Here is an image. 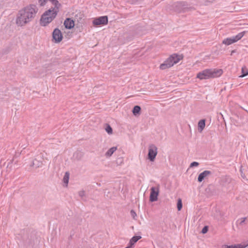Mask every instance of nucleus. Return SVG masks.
<instances>
[{
    "mask_svg": "<svg viewBox=\"0 0 248 248\" xmlns=\"http://www.w3.org/2000/svg\"><path fill=\"white\" fill-rule=\"evenodd\" d=\"M37 7L30 4L20 10L16 17V24L18 26H23L31 22L37 12Z\"/></svg>",
    "mask_w": 248,
    "mask_h": 248,
    "instance_id": "1",
    "label": "nucleus"
},
{
    "mask_svg": "<svg viewBox=\"0 0 248 248\" xmlns=\"http://www.w3.org/2000/svg\"><path fill=\"white\" fill-rule=\"evenodd\" d=\"M60 7H52L46 11L42 16L40 23L42 26H46L50 23L56 16Z\"/></svg>",
    "mask_w": 248,
    "mask_h": 248,
    "instance_id": "2",
    "label": "nucleus"
},
{
    "mask_svg": "<svg viewBox=\"0 0 248 248\" xmlns=\"http://www.w3.org/2000/svg\"><path fill=\"white\" fill-rule=\"evenodd\" d=\"M222 73L223 71L220 69H207L198 73L197 78L201 80L219 77Z\"/></svg>",
    "mask_w": 248,
    "mask_h": 248,
    "instance_id": "3",
    "label": "nucleus"
},
{
    "mask_svg": "<svg viewBox=\"0 0 248 248\" xmlns=\"http://www.w3.org/2000/svg\"><path fill=\"white\" fill-rule=\"evenodd\" d=\"M181 57L176 54L171 55L163 63L160 65V69L165 70L172 66L174 64L177 63L181 60Z\"/></svg>",
    "mask_w": 248,
    "mask_h": 248,
    "instance_id": "4",
    "label": "nucleus"
},
{
    "mask_svg": "<svg viewBox=\"0 0 248 248\" xmlns=\"http://www.w3.org/2000/svg\"><path fill=\"white\" fill-rule=\"evenodd\" d=\"M46 160H48L47 158L45 157L44 154L41 153L32 162L31 166H34L35 168L41 167L46 163Z\"/></svg>",
    "mask_w": 248,
    "mask_h": 248,
    "instance_id": "5",
    "label": "nucleus"
},
{
    "mask_svg": "<svg viewBox=\"0 0 248 248\" xmlns=\"http://www.w3.org/2000/svg\"><path fill=\"white\" fill-rule=\"evenodd\" d=\"M157 154V148L154 144L149 146L148 157L151 161H154Z\"/></svg>",
    "mask_w": 248,
    "mask_h": 248,
    "instance_id": "6",
    "label": "nucleus"
},
{
    "mask_svg": "<svg viewBox=\"0 0 248 248\" xmlns=\"http://www.w3.org/2000/svg\"><path fill=\"white\" fill-rule=\"evenodd\" d=\"M159 192V187H152L151 188V193L150 195V201L151 202H155L157 200V197Z\"/></svg>",
    "mask_w": 248,
    "mask_h": 248,
    "instance_id": "7",
    "label": "nucleus"
},
{
    "mask_svg": "<svg viewBox=\"0 0 248 248\" xmlns=\"http://www.w3.org/2000/svg\"><path fill=\"white\" fill-rule=\"evenodd\" d=\"M108 22V17L107 16H102L95 18L93 21V24L95 26L104 25L107 24Z\"/></svg>",
    "mask_w": 248,
    "mask_h": 248,
    "instance_id": "8",
    "label": "nucleus"
},
{
    "mask_svg": "<svg viewBox=\"0 0 248 248\" xmlns=\"http://www.w3.org/2000/svg\"><path fill=\"white\" fill-rule=\"evenodd\" d=\"M52 36L55 42L57 43L61 42L62 39V33L61 31L57 28L53 31Z\"/></svg>",
    "mask_w": 248,
    "mask_h": 248,
    "instance_id": "9",
    "label": "nucleus"
},
{
    "mask_svg": "<svg viewBox=\"0 0 248 248\" xmlns=\"http://www.w3.org/2000/svg\"><path fill=\"white\" fill-rule=\"evenodd\" d=\"M47 1H50L54 7H60L61 4L57 0H38V3L40 6H45Z\"/></svg>",
    "mask_w": 248,
    "mask_h": 248,
    "instance_id": "10",
    "label": "nucleus"
},
{
    "mask_svg": "<svg viewBox=\"0 0 248 248\" xmlns=\"http://www.w3.org/2000/svg\"><path fill=\"white\" fill-rule=\"evenodd\" d=\"M64 25L65 28L71 29L75 26L74 21L70 18H67L64 21Z\"/></svg>",
    "mask_w": 248,
    "mask_h": 248,
    "instance_id": "11",
    "label": "nucleus"
},
{
    "mask_svg": "<svg viewBox=\"0 0 248 248\" xmlns=\"http://www.w3.org/2000/svg\"><path fill=\"white\" fill-rule=\"evenodd\" d=\"M211 173V172L209 170H204L201 173L198 177V181L199 182H201L205 178Z\"/></svg>",
    "mask_w": 248,
    "mask_h": 248,
    "instance_id": "12",
    "label": "nucleus"
},
{
    "mask_svg": "<svg viewBox=\"0 0 248 248\" xmlns=\"http://www.w3.org/2000/svg\"><path fill=\"white\" fill-rule=\"evenodd\" d=\"M248 245L237 244L232 245H224L222 246L223 248H245Z\"/></svg>",
    "mask_w": 248,
    "mask_h": 248,
    "instance_id": "13",
    "label": "nucleus"
},
{
    "mask_svg": "<svg viewBox=\"0 0 248 248\" xmlns=\"http://www.w3.org/2000/svg\"><path fill=\"white\" fill-rule=\"evenodd\" d=\"M117 147H112L110 148L105 153V156L107 158L110 157L113 155V154L117 150Z\"/></svg>",
    "mask_w": 248,
    "mask_h": 248,
    "instance_id": "14",
    "label": "nucleus"
},
{
    "mask_svg": "<svg viewBox=\"0 0 248 248\" xmlns=\"http://www.w3.org/2000/svg\"><path fill=\"white\" fill-rule=\"evenodd\" d=\"M205 126V120L204 119L201 120L198 124V130L199 132H202Z\"/></svg>",
    "mask_w": 248,
    "mask_h": 248,
    "instance_id": "15",
    "label": "nucleus"
},
{
    "mask_svg": "<svg viewBox=\"0 0 248 248\" xmlns=\"http://www.w3.org/2000/svg\"><path fill=\"white\" fill-rule=\"evenodd\" d=\"M245 31H242L241 32H239L238 34H237L235 36H233L232 37V39L234 40V42L235 43L240 40L245 35Z\"/></svg>",
    "mask_w": 248,
    "mask_h": 248,
    "instance_id": "16",
    "label": "nucleus"
},
{
    "mask_svg": "<svg viewBox=\"0 0 248 248\" xmlns=\"http://www.w3.org/2000/svg\"><path fill=\"white\" fill-rule=\"evenodd\" d=\"M141 238V236H134L132 237L129 242V244H130L131 246L133 247V246Z\"/></svg>",
    "mask_w": 248,
    "mask_h": 248,
    "instance_id": "17",
    "label": "nucleus"
},
{
    "mask_svg": "<svg viewBox=\"0 0 248 248\" xmlns=\"http://www.w3.org/2000/svg\"><path fill=\"white\" fill-rule=\"evenodd\" d=\"M246 220V217L239 218L237 220L236 224L238 226H243V225L245 224V222Z\"/></svg>",
    "mask_w": 248,
    "mask_h": 248,
    "instance_id": "18",
    "label": "nucleus"
},
{
    "mask_svg": "<svg viewBox=\"0 0 248 248\" xmlns=\"http://www.w3.org/2000/svg\"><path fill=\"white\" fill-rule=\"evenodd\" d=\"M234 43V40L232 39V37L225 39L222 42L223 44L228 46Z\"/></svg>",
    "mask_w": 248,
    "mask_h": 248,
    "instance_id": "19",
    "label": "nucleus"
},
{
    "mask_svg": "<svg viewBox=\"0 0 248 248\" xmlns=\"http://www.w3.org/2000/svg\"><path fill=\"white\" fill-rule=\"evenodd\" d=\"M69 179V173L68 172H66L64 174V177L63 178V183L66 186H67Z\"/></svg>",
    "mask_w": 248,
    "mask_h": 248,
    "instance_id": "20",
    "label": "nucleus"
},
{
    "mask_svg": "<svg viewBox=\"0 0 248 248\" xmlns=\"http://www.w3.org/2000/svg\"><path fill=\"white\" fill-rule=\"evenodd\" d=\"M242 74L239 76L240 78H243L248 75V70L246 67H242L241 69Z\"/></svg>",
    "mask_w": 248,
    "mask_h": 248,
    "instance_id": "21",
    "label": "nucleus"
},
{
    "mask_svg": "<svg viewBox=\"0 0 248 248\" xmlns=\"http://www.w3.org/2000/svg\"><path fill=\"white\" fill-rule=\"evenodd\" d=\"M140 107L139 106H135L132 110V112L134 115H137V114H139L140 111Z\"/></svg>",
    "mask_w": 248,
    "mask_h": 248,
    "instance_id": "22",
    "label": "nucleus"
},
{
    "mask_svg": "<svg viewBox=\"0 0 248 248\" xmlns=\"http://www.w3.org/2000/svg\"><path fill=\"white\" fill-rule=\"evenodd\" d=\"M79 196L83 200H86V194L84 190H80L78 192Z\"/></svg>",
    "mask_w": 248,
    "mask_h": 248,
    "instance_id": "23",
    "label": "nucleus"
},
{
    "mask_svg": "<svg viewBox=\"0 0 248 248\" xmlns=\"http://www.w3.org/2000/svg\"><path fill=\"white\" fill-rule=\"evenodd\" d=\"M105 130L108 134H111L112 133V129L109 124L107 125Z\"/></svg>",
    "mask_w": 248,
    "mask_h": 248,
    "instance_id": "24",
    "label": "nucleus"
},
{
    "mask_svg": "<svg viewBox=\"0 0 248 248\" xmlns=\"http://www.w3.org/2000/svg\"><path fill=\"white\" fill-rule=\"evenodd\" d=\"M177 207L178 211H180L182 208V202L180 199L178 200Z\"/></svg>",
    "mask_w": 248,
    "mask_h": 248,
    "instance_id": "25",
    "label": "nucleus"
},
{
    "mask_svg": "<svg viewBox=\"0 0 248 248\" xmlns=\"http://www.w3.org/2000/svg\"><path fill=\"white\" fill-rule=\"evenodd\" d=\"M130 215L134 219H136L137 214L133 210L130 211Z\"/></svg>",
    "mask_w": 248,
    "mask_h": 248,
    "instance_id": "26",
    "label": "nucleus"
},
{
    "mask_svg": "<svg viewBox=\"0 0 248 248\" xmlns=\"http://www.w3.org/2000/svg\"><path fill=\"white\" fill-rule=\"evenodd\" d=\"M199 165V164L198 162L194 161L190 164V167H197Z\"/></svg>",
    "mask_w": 248,
    "mask_h": 248,
    "instance_id": "27",
    "label": "nucleus"
},
{
    "mask_svg": "<svg viewBox=\"0 0 248 248\" xmlns=\"http://www.w3.org/2000/svg\"><path fill=\"white\" fill-rule=\"evenodd\" d=\"M208 228L207 226H204L203 229H202V232L203 233V234H205L206 233L207 231H208Z\"/></svg>",
    "mask_w": 248,
    "mask_h": 248,
    "instance_id": "28",
    "label": "nucleus"
},
{
    "mask_svg": "<svg viewBox=\"0 0 248 248\" xmlns=\"http://www.w3.org/2000/svg\"><path fill=\"white\" fill-rule=\"evenodd\" d=\"M125 248H133V247L131 246L130 244H128V246Z\"/></svg>",
    "mask_w": 248,
    "mask_h": 248,
    "instance_id": "29",
    "label": "nucleus"
}]
</instances>
